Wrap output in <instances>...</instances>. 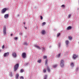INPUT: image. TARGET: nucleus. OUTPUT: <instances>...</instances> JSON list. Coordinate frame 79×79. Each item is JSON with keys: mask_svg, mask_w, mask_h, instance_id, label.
Instances as JSON below:
<instances>
[{"mask_svg": "<svg viewBox=\"0 0 79 79\" xmlns=\"http://www.w3.org/2000/svg\"><path fill=\"white\" fill-rule=\"evenodd\" d=\"M60 66L61 68H64V60H60Z\"/></svg>", "mask_w": 79, "mask_h": 79, "instance_id": "1", "label": "nucleus"}, {"mask_svg": "<svg viewBox=\"0 0 79 79\" xmlns=\"http://www.w3.org/2000/svg\"><path fill=\"white\" fill-rule=\"evenodd\" d=\"M18 67H19V64H17L14 66V71L15 72H16V70L18 69Z\"/></svg>", "mask_w": 79, "mask_h": 79, "instance_id": "2", "label": "nucleus"}, {"mask_svg": "<svg viewBox=\"0 0 79 79\" xmlns=\"http://www.w3.org/2000/svg\"><path fill=\"white\" fill-rule=\"evenodd\" d=\"M6 26H3V34L4 35H5V34H6Z\"/></svg>", "mask_w": 79, "mask_h": 79, "instance_id": "3", "label": "nucleus"}, {"mask_svg": "<svg viewBox=\"0 0 79 79\" xmlns=\"http://www.w3.org/2000/svg\"><path fill=\"white\" fill-rule=\"evenodd\" d=\"M12 56L14 58H16L17 56L16 53L15 52H12Z\"/></svg>", "mask_w": 79, "mask_h": 79, "instance_id": "4", "label": "nucleus"}, {"mask_svg": "<svg viewBox=\"0 0 79 79\" xmlns=\"http://www.w3.org/2000/svg\"><path fill=\"white\" fill-rule=\"evenodd\" d=\"M7 10V9L6 8H4L2 9L1 10V13L2 14H4L5 12H6V11Z\"/></svg>", "mask_w": 79, "mask_h": 79, "instance_id": "5", "label": "nucleus"}, {"mask_svg": "<svg viewBox=\"0 0 79 79\" xmlns=\"http://www.w3.org/2000/svg\"><path fill=\"white\" fill-rule=\"evenodd\" d=\"M10 53L8 52L5 53L3 54V56L4 57H6V56H8Z\"/></svg>", "mask_w": 79, "mask_h": 79, "instance_id": "6", "label": "nucleus"}, {"mask_svg": "<svg viewBox=\"0 0 79 79\" xmlns=\"http://www.w3.org/2000/svg\"><path fill=\"white\" fill-rule=\"evenodd\" d=\"M22 56L23 58H24V59H25L26 57V54L25 52H23L22 53Z\"/></svg>", "mask_w": 79, "mask_h": 79, "instance_id": "7", "label": "nucleus"}, {"mask_svg": "<svg viewBox=\"0 0 79 79\" xmlns=\"http://www.w3.org/2000/svg\"><path fill=\"white\" fill-rule=\"evenodd\" d=\"M78 57V56L76 54H73V60H75L76 58H77Z\"/></svg>", "mask_w": 79, "mask_h": 79, "instance_id": "8", "label": "nucleus"}, {"mask_svg": "<svg viewBox=\"0 0 79 79\" xmlns=\"http://www.w3.org/2000/svg\"><path fill=\"white\" fill-rule=\"evenodd\" d=\"M9 16V15H8V14H5L4 15V18H5V19H8Z\"/></svg>", "mask_w": 79, "mask_h": 79, "instance_id": "9", "label": "nucleus"}, {"mask_svg": "<svg viewBox=\"0 0 79 79\" xmlns=\"http://www.w3.org/2000/svg\"><path fill=\"white\" fill-rule=\"evenodd\" d=\"M34 47H35V48H37L39 50H40L41 49V48L39 46H38L34 45Z\"/></svg>", "mask_w": 79, "mask_h": 79, "instance_id": "10", "label": "nucleus"}, {"mask_svg": "<svg viewBox=\"0 0 79 79\" xmlns=\"http://www.w3.org/2000/svg\"><path fill=\"white\" fill-rule=\"evenodd\" d=\"M65 43L66 45L68 46V45H69V42L68 41V40H65Z\"/></svg>", "mask_w": 79, "mask_h": 79, "instance_id": "11", "label": "nucleus"}, {"mask_svg": "<svg viewBox=\"0 0 79 79\" xmlns=\"http://www.w3.org/2000/svg\"><path fill=\"white\" fill-rule=\"evenodd\" d=\"M45 30L42 31L41 33L42 35H44V34H45Z\"/></svg>", "mask_w": 79, "mask_h": 79, "instance_id": "12", "label": "nucleus"}, {"mask_svg": "<svg viewBox=\"0 0 79 79\" xmlns=\"http://www.w3.org/2000/svg\"><path fill=\"white\" fill-rule=\"evenodd\" d=\"M70 67L72 68H73V67L74 66V65L73 63H71L70 64Z\"/></svg>", "mask_w": 79, "mask_h": 79, "instance_id": "13", "label": "nucleus"}, {"mask_svg": "<svg viewBox=\"0 0 79 79\" xmlns=\"http://www.w3.org/2000/svg\"><path fill=\"white\" fill-rule=\"evenodd\" d=\"M72 29V27H71L69 26L66 29L67 30H70V29Z\"/></svg>", "mask_w": 79, "mask_h": 79, "instance_id": "14", "label": "nucleus"}, {"mask_svg": "<svg viewBox=\"0 0 79 79\" xmlns=\"http://www.w3.org/2000/svg\"><path fill=\"white\" fill-rule=\"evenodd\" d=\"M19 77V74L18 73H17L15 75V78L16 79H18Z\"/></svg>", "mask_w": 79, "mask_h": 79, "instance_id": "15", "label": "nucleus"}, {"mask_svg": "<svg viewBox=\"0 0 79 79\" xmlns=\"http://www.w3.org/2000/svg\"><path fill=\"white\" fill-rule=\"evenodd\" d=\"M68 39L69 40H72V39H73V38H72V37L71 36H69L68 37Z\"/></svg>", "mask_w": 79, "mask_h": 79, "instance_id": "16", "label": "nucleus"}, {"mask_svg": "<svg viewBox=\"0 0 79 79\" xmlns=\"http://www.w3.org/2000/svg\"><path fill=\"white\" fill-rule=\"evenodd\" d=\"M23 45H26V46L28 45V44H27V42H24L23 44Z\"/></svg>", "mask_w": 79, "mask_h": 79, "instance_id": "17", "label": "nucleus"}, {"mask_svg": "<svg viewBox=\"0 0 79 79\" xmlns=\"http://www.w3.org/2000/svg\"><path fill=\"white\" fill-rule=\"evenodd\" d=\"M47 61H48L47 60H45V65H46V66H47Z\"/></svg>", "mask_w": 79, "mask_h": 79, "instance_id": "18", "label": "nucleus"}, {"mask_svg": "<svg viewBox=\"0 0 79 79\" xmlns=\"http://www.w3.org/2000/svg\"><path fill=\"white\" fill-rule=\"evenodd\" d=\"M47 69L48 72L49 73V72L50 71V68H49V67H47Z\"/></svg>", "mask_w": 79, "mask_h": 79, "instance_id": "19", "label": "nucleus"}, {"mask_svg": "<svg viewBox=\"0 0 79 79\" xmlns=\"http://www.w3.org/2000/svg\"><path fill=\"white\" fill-rule=\"evenodd\" d=\"M43 58L44 59H47V56H43Z\"/></svg>", "mask_w": 79, "mask_h": 79, "instance_id": "20", "label": "nucleus"}, {"mask_svg": "<svg viewBox=\"0 0 79 79\" xmlns=\"http://www.w3.org/2000/svg\"><path fill=\"white\" fill-rule=\"evenodd\" d=\"M47 75H45L44 77V79H47Z\"/></svg>", "mask_w": 79, "mask_h": 79, "instance_id": "21", "label": "nucleus"}, {"mask_svg": "<svg viewBox=\"0 0 79 79\" xmlns=\"http://www.w3.org/2000/svg\"><path fill=\"white\" fill-rule=\"evenodd\" d=\"M57 66H58V65L56 64L53 65L52 67L53 68H56V67H57Z\"/></svg>", "mask_w": 79, "mask_h": 79, "instance_id": "22", "label": "nucleus"}, {"mask_svg": "<svg viewBox=\"0 0 79 79\" xmlns=\"http://www.w3.org/2000/svg\"><path fill=\"white\" fill-rule=\"evenodd\" d=\"M42 61V60L41 59H40V60H38L37 61V62L39 63H40V62Z\"/></svg>", "mask_w": 79, "mask_h": 79, "instance_id": "23", "label": "nucleus"}, {"mask_svg": "<svg viewBox=\"0 0 79 79\" xmlns=\"http://www.w3.org/2000/svg\"><path fill=\"white\" fill-rule=\"evenodd\" d=\"M9 76L10 77H12L13 76V74H12V72H10V74Z\"/></svg>", "mask_w": 79, "mask_h": 79, "instance_id": "24", "label": "nucleus"}, {"mask_svg": "<svg viewBox=\"0 0 79 79\" xmlns=\"http://www.w3.org/2000/svg\"><path fill=\"white\" fill-rule=\"evenodd\" d=\"M76 71H79V67H77L76 69Z\"/></svg>", "mask_w": 79, "mask_h": 79, "instance_id": "25", "label": "nucleus"}, {"mask_svg": "<svg viewBox=\"0 0 79 79\" xmlns=\"http://www.w3.org/2000/svg\"><path fill=\"white\" fill-rule=\"evenodd\" d=\"M60 55H61V54L60 53L59 54L57 55V56L58 58H60Z\"/></svg>", "mask_w": 79, "mask_h": 79, "instance_id": "26", "label": "nucleus"}, {"mask_svg": "<svg viewBox=\"0 0 79 79\" xmlns=\"http://www.w3.org/2000/svg\"><path fill=\"white\" fill-rule=\"evenodd\" d=\"M43 72L44 73H45L46 72V69H44L43 70Z\"/></svg>", "mask_w": 79, "mask_h": 79, "instance_id": "27", "label": "nucleus"}, {"mask_svg": "<svg viewBox=\"0 0 79 79\" xmlns=\"http://www.w3.org/2000/svg\"><path fill=\"white\" fill-rule=\"evenodd\" d=\"M14 40H17V39H18V37H15L14 38Z\"/></svg>", "mask_w": 79, "mask_h": 79, "instance_id": "28", "label": "nucleus"}, {"mask_svg": "<svg viewBox=\"0 0 79 79\" xmlns=\"http://www.w3.org/2000/svg\"><path fill=\"white\" fill-rule=\"evenodd\" d=\"M41 48H42V51H45V48H43L42 47H41Z\"/></svg>", "mask_w": 79, "mask_h": 79, "instance_id": "29", "label": "nucleus"}, {"mask_svg": "<svg viewBox=\"0 0 79 79\" xmlns=\"http://www.w3.org/2000/svg\"><path fill=\"white\" fill-rule=\"evenodd\" d=\"M60 33H57V37H59L60 36Z\"/></svg>", "mask_w": 79, "mask_h": 79, "instance_id": "30", "label": "nucleus"}, {"mask_svg": "<svg viewBox=\"0 0 79 79\" xmlns=\"http://www.w3.org/2000/svg\"><path fill=\"white\" fill-rule=\"evenodd\" d=\"M40 19L41 20H42V19H43V17H42V16H40Z\"/></svg>", "mask_w": 79, "mask_h": 79, "instance_id": "31", "label": "nucleus"}, {"mask_svg": "<svg viewBox=\"0 0 79 79\" xmlns=\"http://www.w3.org/2000/svg\"><path fill=\"white\" fill-rule=\"evenodd\" d=\"M46 24V23L45 22H44L43 23L42 26H44V24Z\"/></svg>", "mask_w": 79, "mask_h": 79, "instance_id": "32", "label": "nucleus"}, {"mask_svg": "<svg viewBox=\"0 0 79 79\" xmlns=\"http://www.w3.org/2000/svg\"><path fill=\"white\" fill-rule=\"evenodd\" d=\"M71 15L70 14L68 16L69 17V18L71 17Z\"/></svg>", "mask_w": 79, "mask_h": 79, "instance_id": "33", "label": "nucleus"}, {"mask_svg": "<svg viewBox=\"0 0 79 79\" xmlns=\"http://www.w3.org/2000/svg\"><path fill=\"white\" fill-rule=\"evenodd\" d=\"M24 71V70L23 69H22L21 70L20 73H23Z\"/></svg>", "mask_w": 79, "mask_h": 79, "instance_id": "34", "label": "nucleus"}, {"mask_svg": "<svg viewBox=\"0 0 79 79\" xmlns=\"http://www.w3.org/2000/svg\"><path fill=\"white\" fill-rule=\"evenodd\" d=\"M58 44L59 47H61V43H59Z\"/></svg>", "mask_w": 79, "mask_h": 79, "instance_id": "35", "label": "nucleus"}, {"mask_svg": "<svg viewBox=\"0 0 79 79\" xmlns=\"http://www.w3.org/2000/svg\"><path fill=\"white\" fill-rule=\"evenodd\" d=\"M61 6H62V7H63V8H64L65 7V6L64 5H62Z\"/></svg>", "mask_w": 79, "mask_h": 79, "instance_id": "36", "label": "nucleus"}, {"mask_svg": "<svg viewBox=\"0 0 79 79\" xmlns=\"http://www.w3.org/2000/svg\"><path fill=\"white\" fill-rule=\"evenodd\" d=\"M20 79H24V77H20Z\"/></svg>", "mask_w": 79, "mask_h": 79, "instance_id": "37", "label": "nucleus"}, {"mask_svg": "<svg viewBox=\"0 0 79 79\" xmlns=\"http://www.w3.org/2000/svg\"><path fill=\"white\" fill-rule=\"evenodd\" d=\"M22 34H23V33H22V32H20L19 33V35H22Z\"/></svg>", "mask_w": 79, "mask_h": 79, "instance_id": "38", "label": "nucleus"}, {"mask_svg": "<svg viewBox=\"0 0 79 79\" xmlns=\"http://www.w3.org/2000/svg\"><path fill=\"white\" fill-rule=\"evenodd\" d=\"M4 47H5V46L3 45L2 47V49H3V48H4Z\"/></svg>", "mask_w": 79, "mask_h": 79, "instance_id": "39", "label": "nucleus"}, {"mask_svg": "<svg viewBox=\"0 0 79 79\" xmlns=\"http://www.w3.org/2000/svg\"><path fill=\"white\" fill-rule=\"evenodd\" d=\"M28 64V63H27L26 64H25V66H27V65Z\"/></svg>", "mask_w": 79, "mask_h": 79, "instance_id": "40", "label": "nucleus"}, {"mask_svg": "<svg viewBox=\"0 0 79 79\" xmlns=\"http://www.w3.org/2000/svg\"><path fill=\"white\" fill-rule=\"evenodd\" d=\"M53 30H54V31H56V29H53Z\"/></svg>", "mask_w": 79, "mask_h": 79, "instance_id": "41", "label": "nucleus"}, {"mask_svg": "<svg viewBox=\"0 0 79 79\" xmlns=\"http://www.w3.org/2000/svg\"><path fill=\"white\" fill-rule=\"evenodd\" d=\"M23 24H24V25H25V24H26V23H25V22H24V23H23Z\"/></svg>", "mask_w": 79, "mask_h": 79, "instance_id": "42", "label": "nucleus"}, {"mask_svg": "<svg viewBox=\"0 0 79 79\" xmlns=\"http://www.w3.org/2000/svg\"><path fill=\"white\" fill-rule=\"evenodd\" d=\"M12 35H13V34H10V36H12Z\"/></svg>", "mask_w": 79, "mask_h": 79, "instance_id": "43", "label": "nucleus"}, {"mask_svg": "<svg viewBox=\"0 0 79 79\" xmlns=\"http://www.w3.org/2000/svg\"><path fill=\"white\" fill-rule=\"evenodd\" d=\"M25 29H27V28H26V27H24Z\"/></svg>", "mask_w": 79, "mask_h": 79, "instance_id": "44", "label": "nucleus"}, {"mask_svg": "<svg viewBox=\"0 0 79 79\" xmlns=\"http://www.w3.org/2000/svg\"><path fill=\"white\" fill-rule=\"evenodd\" d=\"M1 51H2V50H1V49H0V52H1Z\"/></svg>", "mask_w": 79, "mask_h": 79, "instance_id": "45", "label": "nucleus"}, {"mask_svg": "<svg viewBox=\"0 0 79 79\" xmlns=\"http://www.w3.org/2000/svg\"><path fill=\"white\" fill-rule=\"evenodd\" d=\"M78 44H79V42H78Z\"/></svg>", "mask_w": 79, "mask_h": 79, "instance_id": "46", "label": "nucleus"}, {"mask_svg": "<svg viewBox=\"0 0 79 79\" xmlns=\"http://www.w3.org/2000/svg\"><path fill=\"white\" fill-rule=\"evenodd\" d=\"M50 47H51V46H50Z\"/></svg>", "mask_w": 79, "mask_h": 79, "instance_id": "47", "label": "nucleus"}]
</instances>
